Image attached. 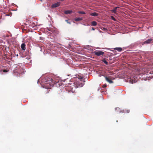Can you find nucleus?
I'll use <instances>...</instances> for the list:
<instances>
[{"mask_svg": "<svg viewBox=\"0 0 153 153\" xmlns=\"http://www.w3.org/2000/svg\"><path fill=\"white\" fill-rule=\"evenodd\" d=\"M78 79H82L83 78V77L82 76H80L78 78Z\"/></svg>", "mask_w": 153, "mask_h": 153, "instance_id": "4be33fe9", "label": "nucleus"}, {"mask_svg": "<svg viewBox=\"0 0 153 153\" xmlns=\"http://www.w3.org/2000/svg\"><path fill=\"white\" fill-rule=\"evenodd\" d=\"M40 51H42V49L41 48H40Z\"/></svg>", "mask_w": 153, "mask_h": 153, "instance_id": "a878e982", "label": "nucleus"}, {"mask_svg": "<svg viewBox=\"0 0 153 153\" xmlns=\"http://www.w3.org/2000/svg\"><path fill=\"white\" fill-rule=\"evenodd\" d=\"M72 12V10H67L64 11V13L65 14H71Z\"/></svg>", "mask_w": 153, "mask_h": 153, "instance_id": "f8f14e48", "label": "nucleus"}, {"mask_svg": "<svg viewBox=\"0 0 153 153\" xmlns=\"http://www.w3.org/2000/svg\"><path fill=\"white\" fill-rule=\"evenodd\" d=\"M137 81V80H133V79H131L129 81V82L133 84L134 83H135Z\"/></svg>", "mask_w": 153, "mask_h": 153, "instance_id": "4468645a", "label": "nucleus"}, {"mask_svg": "<svg viewBox=\"0 0 153 153\" xmlns=\"http://www.w3.org/2000/svg\"><path fill=\"white\" fill-rule=\"evenodd\" d=\"M65 21L67 22V23H68L69 24H71V22H69L68 20H65Z\"/></svg>", "mask_w": 153, "mask_h": 153, "instance_id": "412c9836", "label": "nucleus"}, {"mask_svg": "<svg viewBox=\"0 0 153 153\" xmlns=\"http://www.w3.org/2000/svg\"><path fill=\"white\" fill-rule=\"evenodd\" d=\"M82 25L84 26H89V25L88 24L86 25L85 24H82Z\"/></svg>", "mask_w": 153, "mask_h": 153, "instance_id": "b1692460", "label": "nucleus"}, {"mask_svg": "<svg viewBox=\"0 0 153 153\" xmlns=\"http://www.w3.org/2000/svg\"><path fill=\"white\" fill-rule=\"evenodd\" d=\"M119 7H115L114 8H115V9H116H116L118 8H119Z\"/></svg>", "mask_w": 153, "mask_h": 153, "instance_id": "5701e85b", "label": "nucleus"}, {"mask_svg": "<svg viewBox=\"0 0 153 153\" xmlns=\"http://www.w3.org/2000/svg\"><path fill=\"white\" fill-rule=\"evenodd\" d=\"M90 15L91 16H98V14L97 13L94 12L91 13Z\"/></svg>", "mask_w": 153, "mask_h": 153, "instance_id": "9b49d317", "label": "nucleus"}, {"mask_svg": "<svg viewBox=\"0 0 153 153\" xmlns=\"http://www.w3.org/2000/svg\"><path fill=\"white\" fill-rule=\"evenodd\" d=\"M74 84L75 85V82H74Z\"/></svg>", "mask_w": 153, "mask_h": 153, "instance_id": "c756f323", "label": "nucleus"}, {"mask_svg": "<svg viewBox=\"0 0 153 153\" xmlns=\"http://www.w3.org/2000/svg\"><path fill=\"white\" fill-rule=\"evenodd\" d=\"M60 2H58L57 3H56L54 4H53L52 5V7H59L60 4Z\"/></svg>", "mask_w": 153, "mask_h": 153, "instance_id": "423d86ee", "label": "nucleus"}, {"mask_svg": "<svg viewBox=\"0 0 153 153\" xmlns=\"http://www.w3.org/2000/svg\"><path fill=\"white\" fill-rule=\"evenodd\" d=\"M105 79L106 81H107V82H109V83H110V84L112 83H113V82L111 80L109 79L106 76H105Z\"/></svg>", "mask_w": 153, "mask_h": 153, "instance_id": "6e6552de", "label": "nucleus"}, {"mask_svg": "<svg viewBox=\"0 0 153 153\" xmlns=\"http://www.w3.org/2000/svg\"><path fill=\"white\" fill-rule=\"evenodd\" d=\"M53 79L52 78H49L48 77H45L43 79L42 82L47 84H49V86L48 85H45V86L46 88L50 89L51 88V87H53ZM43 88H44L45 87H43Z\"/></svg>", "mask_w": 153, "mask_h": 153, "instance_id": "f257e3e1", "label": "nucleus"}, {"mask_svg": "<svg viewBox=\"0 0 153 153\" xmlns=\"http://www.w3.org/2000/svg\"><path fill=\"white\" fill-rule=\"evenodd\" d=\"M38 82H39V80H38V81H37V83H38Z\"/></svg>", "mask_w": 153, "mask_h": 153, "instance_id": "c85d7f7f", "label": "nucleus"}, {"mask_svg": "<svg viewBox=\"0 0 153 153\" xmlns=\"http://www.w3.org/2000/svg\"><path fill=\"white\" fill-rule=\"evenodd\" d=\"M114 49L117 50L119 52L121 51H122V48L120 47L115 48H114Z\"/></svg>", "mask_w": 153, "mask_h": 153, "instance_id": "9d476101", "label": "nucleus"}, {"mask_svg": "<svg viewBox=\"0 0 153 153\" xmlns=\"http://www.w3.org/2000/svg\"><path fill=\"white\" fill-rule=\"evenodd\" d=\"M104 53V52L101 51H96L94 52V53L95 54L98 56H100L101 55H103Z\"/></svg>", "mask_w": 153, "mask_h": 153, "instance_id": "7ed1b4c3", "label": "nucleus"}, {"mask_svg": "<svg viewBox=\"0 0 153 153\" xmlns=\"http://www.w3.org/2000/svg\"><path fill=\"white\" fill-rule=\"evenodd\" d=\"M91 24L93 26H96L97 25V23L95 21H92L91 22Z\"/></svg>", "mask_w": 153, "mask_h": 153, "instance_id": "2eb2a0df", "label": "nucleus"}, {"mask_svg": "<svg viewBox=\"0 0 153 153\" xmlns=\"http://www.w3.org/2000/svg\"><path fill=\"white\" fill-rule=\"evenodd\" d=\"M48 30L52 32L55 36H56L59 33L58 30L55 28H50L48 29Z\"/></svg>", "mask_w": 153, "mask_h": 153, "instance_id": "f03ea898", "label": "nucleus"}, {"mask_svg": "<svg viewBox=\"0 0 153 153\" xmlns=\"http://www.w3.org/2000/svg\"><path fill=\"white\" fill-rule=\"evenodd\" d=\"M112 19L114 20H115V19L113 17V18H112Z\"/></svg>", "mask_w": 153, "mask_h": 153, "instance_id": "bb28decb", "label": "nucleus"}, {"mask_svg": "<svg viewBox=\"0 0 153 153\" xmlns=\"http://www.w3.org/2000/svg\"><path fill=\"white\" fill-rule=\"evenodd\" d=\"M83 19V18L82 17H78L77 18H75L74 20L76 22H77L79 21L82 20Z\"/></svg>", "mask_w": 153, "mask_h": 153, "instance_id": "1a4fd4ad", "label": "nucleus"}, {"mask_svg": "<svg viewBox=\"0 0 153 153\" xmlns=\"http://www.w3.org/2000/svg\"><path fill=\"white\" fill-rule=\"evenodd\" d=\"M102 61L106 65H108V63L105 59H103Z\"/></svg>", "mask_w": 153, "mask_h": 153, "instance_id": "dca6fc26", "label": "nucleus"}, {"mask_svg": "<svg viewBox=\"0 0 153 153\" xmlns=\"http://www.w3.org/2000/svg\"><path fill=\"white\" fill-rule=\"evenodd\" d=\"M21 47L22 50H25V44L24 43L22 44Z\"/></svg>", "mask_w": 153, "mask_h": 153, "instance_id": "ddd939ff", "label": "nucleus"}, {"mask_svg": "<svg viewBox=\"0 0 153 153\" xmlns=\"http://www.w3.org/2000/svg\"><path fill=\"white\" fill-rule=\"evenodd\" d=\"M92 30H95V29L94 27H92Z\"/></svg>", "mask_w": 153, "mask_h": 153, "instance_id": "393cba45", "label": "nucleus"}, {"mask_svg": "<svg viewBox=\"0 0 153 153\" xmlns=\"http://www.w3.org/2000/svg\"><path fill=\"white\" fill-rule=\"evenodd\" d=\"M76 84H77V85H75V86H74V88H78L79 87H82L83 85V84L79 82H78L77 83L76 82Z\"/></svg>", "mask_w": 153, "mask_h": 153, "instance_id": "39448f33", "label": "nucleus"}, {"mask_svg": "<svg viewBox=\"0 0 153 153\" xmlns=\"http://www.w3.org/2000/svg\"><path fill=\"white\" fill-rule=\"evenodd\" d=\"M152 40V39H149L148 40L144 41L143 42V44H145L150 43Z\"/></svg>", "mask_w": 153, "mask_h": 153, "instance_id": "0eeeda50", "label": "nucleus"}, {"mask_svg": "<svg viewBox=\"0 0 153 153\" xmlns=\"http://www.w3.org/2000/svg\"><path fill=\"white\" fill-rule=\"evenodd\" d=\"M9 71V70H3V71L4 73H6L8 72Z\"/></svg>", "mask_w": 153, "mask_h": 153, "instance_id": "6ab92c4d", "label": "nucleus"}, {"mask_svg": "<svg viewBox=\"0 0 153 153\" xmlns=\"http://www.w3.org/2000/svg\"><path fill=\"white\" fill-rule=\"evenodd\" d=\"M105 86H106V85H104L103 86V87H105Z\"/></svg>", "mask_w": 153, "mask_h": 153, "instance_id": "cd10ccee", "label": "nucleus"}, {"mask_svg": "<svg viewBox=\"0 0 153 153\" xmlns=\"http://www.w3.org/2000/svg\"><path fill=\"white\" fill-rule=\"evenodd\" d=\"M129 112V110H126V111H123V112L128 113Z\"/></svg>", "mask_w": 153, "mask_h": 153, "instance_id": "aec40b11", "label": "nucleus"}, {"mask_svg": "<svg viewBox=\"0 0 153 153\" xmlns=\"http://www.w3.org/2000/svg\"><path fill=\"white\" fill-rule=\"evenodd\" d=\"M78 13L79 14H85V13L84 11H79L78 12Z\"/></svg>", "mask_w": 153, "mask_h": 153, "instance_id": "f3484780", "label": "nucleus"}, {"mask_svg": "<svg viewBox=\"0 0 153 153\" xmlns=\"http://www.w3.org/2000/svg\"><path fill=\"white\" fill-rule=\"evenodd\" d=\"M67 87L66 88H65V89L67 90L68 91V92H71L72 93L74 92V91L73 90V88H71V86H67Z\"/></svg>", "mask_w": 153, "mask_h": 153, "instance_id": "20e7f679", "label": "nucleus"}, {"mask_svg": "<svg viewBox=\"0 0 153 153\" xmlns=\"http://www.w3.org/2000/svg\"><path fill=\"white\" fill-rule=\"evenodd\" d=\"M112 12L114 13H116L117 12V10L116 9H115V8H114V9L111 10Z\"/></svg>", "mask_w": 153, "mask_h": 153, "instance_id": "a211bd4d", "label": "nucleus"}]
</instances>
